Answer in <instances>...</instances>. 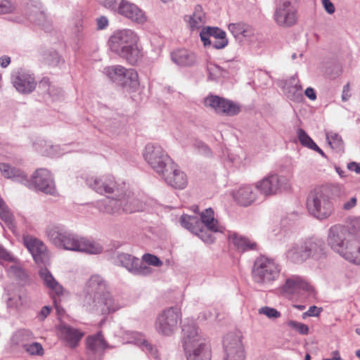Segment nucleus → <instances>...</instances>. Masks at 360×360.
Masks as SVG:
<instances>
[{"instance_id": "obj_26", "label": "nucleus", "mask_w": 360, "mask_h": 360, "mask_svg": "<svg viewBox=\"0 0 360 360\" xmlns=\"http://www.w3.org/2000/svg\"><path fill=\"white\" fill-rule=\"evenodd\" d=\"M187 360H211L210 347L205 342L184 349Z\"/></svg>"}, {"instance_id": "obj_50", "label": "nucleus", "mask_w": 360, "mask_h": 360, "mask_svg": "<svg viewBox=\"0 0 360 360\" xmlns=\"http://www.w3.org/2000/svg\"><path fill=\"white\" fill-rule=\"evenodd\" d=\"M16 8V4L11 0H0V14L9 13Z\"/></svg>"}, {"instance_id": "obj_39", "label": "nucleus", "mask_w": 360, "mask_h": 360, "mask_svg": "<svg viewBox=\"0 0 360 360\" xmlns=\"http://www.w3.org/2000/svg\"><path fill=\"white\" fill-rule=\"evenodd\" d=\"M228 29L235 38L250 37L254 34L252 27L244 22L230 23Z\"/></svg>"}, {"instance_id": "obj_44", "label": "nucleus", "mask_w": 360, "mask_h": 360, "mask_svg": "<svg viewBox=\"0 0 360 360\" xmlns=\"http://www.w3.org/2000/svg\"><path fill=\"white\" fill-rule=\"evenodd\" d=\"M7 300L8 307L18 308L22 305L26 301L25 293L22 289H18L16 293L9 294Z\"/></svg>"}, {"instance_id": "obj_49", "label": "nucleus", "mask_w": 360, "mask_h": 360, "mask_svg": "<svg viewBox=\"0 0 360 360\" xmlns=\"http://www.w3.org/2000/svg\"><path fill=\"white\" fill-rule=\"evenodd\" d=\"M126 0H103V5L117 13H120L121 6L124 4Z\"/></svg>"}, {"instance_id": "obj_33", "label": "nucleus", "mask_w": 360, "mask_h": 360, "mask_svg": "<svg viewBox=\"0 0 360 360\" xmlns=\"http://www.w3.org/2000/svg\"><path fill=\"white\" fill-rule=\"evenodd\" d=\"M172 60L176 64L181 66H191L195 63V55L186 50L179 49L171 54Z\"/></svg>"}, {"instance_id": "obj_4", "label": "nucleus", "mask_w": 360, "mask_h": 360, "mask_svg": "<svg viewBox=\"0 0 360 360\" xmlns=\"http://www.w3.org/2000/svg\"><path fill=\"white\" fill-rule=\"evenodd\" d=\"M106 281L100 275H92L86 282V300L89 304L90 300L93 307L100 310L103 314H109L117 310L114 306V300L108 290Z\"/></svg>"}, {"instance_id": "obj_48", "label": "nucleus", "mask_w": 360, "mask_h": 360, "mask_svg": "<svg viewBox=\"0 0 360 360\" xmlns=\"http://www.w3.org/2000/svg\"><path fill=\"white\" fill-rule=\"evenodd\" d=\"M259 314H264L269 319H274L281 317V314L277 309L270 307H262L258 311Z\"/></svg>"}, {"instance_id": "obj_5", "label": "nucleus", "mask_w": 360, "mask_h": 360, "mask_svg": "<svg viewBox=\"0 0 360 360\" xmlns=\"http://www.w3.org/2000/svg\"><path fill=\"white\" fill-rule=\"evenodd\" d=\"M280 272V265L274 259L260 256L254 262L252 277L256 283L267 286L278 278Z\"/></svg>"}, {"instance_id": "obj_3", "label": "nucleus", "mask_w": 360, "mask_h": 360, "mask_svg": "<svg viewBox=\"0 0 360 360\" xmlns=\"http://www.w3.org/2000/svg\"><path fill=\"white\" fill-rule=\"evenodd\" d=\"M138 40V36L134 31L122 30L113 33L108 40V45L112 52L134 65L143 57Z\"/></svg>"}, {"instance_id": "obj_40", "label": "nucleus", "mask_w": 360, "mask_h": 360, "mask_svg": "<svg viewBox=\"0 0 360 360\" xmlns=\"http://www.w3.org/2000/svg\"><path fill=\"white\" fill-rule=\"evenodd\" d=\"M188 22L192 30H199L205 24V15L200 6H197L195 8L193 13L190 16Z\"/></svg>"}, {"instance_id": "obj_11", "label": "nucleus", "mask_w": 360, "mask_h": 360, "mask_svg": "<svg viewBox=\"0 0 360 360\" xmlns=\"http://www.w3.org/2000/svg\"><path fill=\"white\" fill-rule=\"evenodd\" d=\"M225 356L223 360H245V351L240 336L227 334L223 340Z\"/></svg>"}, {"instance_id": "obj_64", "label": "nucleus", "mask_w": 360, "mask_h": 360, "mask_svg": "<svg viewBox=\"0 0 360 360\" xmlns=\"http://www.w3.org/2000/svg\"><path fill=\"white\" fill-rule=\"evenodd\" d=\"M304 94L306 96H307L310 100L314 101L316 98V94L314 89L311 87H308L306 89Z\"/></svg>"}, {"instance_id": "obj_38", "label": "nucleus", "mask_w": 360, "mask_h": 360, "mask_svg": "<svg viewBox=\"0 0 360 360\" xmlns=\"http://www.w3.org/2000/svg\"><path fill=\"white\" fill-rule=\"evenodd\" d=\"M39 274L49 288L51 289L58 295L63 294V288L56 281L46 268H41Z\"/></svg>"}, {"instance_id": "obj_63", "label": "nucleus", "mask_w": 360, "mask_h": 360, "mask_svg": "<svg viewBox=\"0 0 360 360\" xmlns=\"http://www.w3.org/2000/svg\"><path fill=\"white\" fill-rule=\"evenodd\" d=\"M356 204V198L355 197H352L350 200L344 203L342 207L345 210H350L354 207Z\"/></svg>"}, {"instance_id": "obj_12", "label": "nucleus", "mask_w": 360, "mask_h": 360, "mask_svg": "<svg viewBox=\"0 0 360 360\" xmlns=\"http://www.w3.org/2000/svg\"><path fill=\"white\" fill-rule=\"evenodd\" d=\"M274 20L282 27H291L296 23L297 11L290 0H283L276 6Z\"/></svg>"}, {"instance_id": "obj_47", "label": "nucleus", "mask_w": 360, "mask_h": 360, "mask_svg": "<svg viewBox=\"0 0 360 360\" xmlns=\"http://www.w3.org/2000/svg\"><path fill=\"white\" fill-rule=\"evenodd\" d=\"M25 351L30 355L42 356L44 354V349L40 343L32 342V344H26L24 345Z\"/></svg>"}, {"instance_id": "obj_35", "label": "nucleus", "mask_w": 360, "mask_h": 360, "mask_svg": "<svg viewBox=\"0 0 360 360\" xmlns=\"http://www.w3.org/2000/svg\"><path fill=\"white\" fill-rule=\"evenodd\" d=\"M60 333L71 347H75L83 336V333L79 330L67 325L60 326Z\"/></svg>"}, {"instance_id": "obj_17", "label": "nucleus", "mask_w": 360, "mask_h": 360, "mask_svg": "<svg viewBox=\"0 0 360 360\" xmlns=\"http://www.w3.org/2000/svg\"><path fill=\"white\" fill-rule=\"evenodd\" d=\"M11 82L16 90L22 94L32 92L37 84L33 75L23 70L13 72L11 75Z\"/></svg>"}, {"instance_id": "obj_24", "label": "nucleus", "mask_w": 360, "mask_h": 360, "mask_svg": "<svg viewBox=\"0 0 360 360\" xmlns=\"http://www.w3.org/2000/svg\"><path fill=\"white\" fill-rule=\"evenodd\" d=\"M124 338L127 342L139 345L141 349L150 354L153 357L157 358V349L147 340L141 333L137 331H126L124 333Z\"/></svg>"}, {"instance_id": "obj_46", "label": "nucleus", "mask_w": 360, "mask_h": 360, "mask_svg": "<svg viewBox=\"0 0 360 360\" xmlns=\"http://www.w3.org/2000/svg\"><path fill=\"white\" fill-rule=\"evenodd\" d=\"M297 138L300 142V143L305 147L309 148H311L312 146L315 144V142L312 140V139L306 133V131L300 128L297 130Z\"/></svg>"}, {"instance_id": "obj_19", "label": "nucleus", "mask_w": 360, "mask_h": 360, "mask_svg": "<svg viewBox=\"0 0 360 360\" xmlns=\"http://www.w3.org/2000/svg\"><path fill=\"white\" fill-rule=\"evenodd\" d=\"M160 175L169 186L176 189H183L188 184L186 174L179 169L174 162L171 167H167Z\"/></svg>"}, {"instance_id": "obj_25", "label": "nucleus", "mask_w": 360, "mask_h": 360, "mask_svg": "<svg viewBox=\"0 0 360 360\" xmlns=\"http://www.w3.org/2000/svg\"><path fill=\"white\" fill-rule=\"evenodd\" d=\"M258 192L256 186L251 185H245L233 194V198L236 202L244 207H248L257 200Z\"/></svg>"}, {"instance_id": "obj_61", "label": "nucleus", "mask_w": 360, "mask_h": 360, "mask_svg": "<svg viewBox=\"0 0 360 360\" xmlns=\"http://www.w3.org/2000/svg\"><path fill=\"white\" fill-rule=\"evenodd\" d=\"M321 311L322 309L321 308H318L316 306H311L307 311V314H308V316H318Z\"/></svg>"}, {"instance_id": "obj_27", "label": "nucleus", "mask_w": 360, "mask_h": 360, "mask_svg": "<svg viewBox=\"0 0 360 360\" xmlns=\"http://www.w3.org/2000/svg\"><path fill=\"white\" fill-rule=\"evenodd\" d=\"M25 244L32 254L34 261L39 264L43 263L46 257V247L44 243L37 238H27Z\"/></svg>"}, {"instance_id": "obj_41", "label": "nucleus", "mask_w": 360, "mask_h": 360, "mask_svg": "<svg viewBox=\"0 0 360 360\" xmlns=\"http://www.w3.org/2000/svg\"><path fill=\"white\" fill-rule=\"evenodd\" d=\"M139 259L127 253H118L116 257L117 264L124 267L130 273L132 272Z\"/></svg>"}, {"instance_id": "obj_23", "label": "nucleus", "mask_w": 360, "mask_h": 360, "mask_svg": "<svg viewBox=\"0 0 360 360\" xmlns=\"http://www.w3.org/2000/svg\"><path fill=\"white\" fill-rule=\"evenodd\" d=\"M118 14L139 24H143L147 20L145 12L135 4L127 0L124 1L122 6H121L120 11Z\"/></svg>"}, {"instance_id": "obj_8", "label": "nucleus", "mask_w": 360, "mask_h": 360, "mask_svg": "<svg viewBox=\"0 0 360 360\" xmlns=\"http://www.w3.org/2000/svg\"><path fill=\"white\" fill-rule=\"evenodd\" d=\"M181 320V314L179 308L172 307L166 309L155 321V330L162 335L169 336L177 329Z\"/></svg>"}, {"instance_id": "obj_52", "label": "nucleus", "mask_w": 360, "mask_h": 360, "mask_svg": "<svg viewBox=\"0 0 360 360\" xmlns=\"http://www.w3.org/2000/svg\"><path fill=\"white\" fill-rule=\"evenodd\" d=\"M150 273L151 269L146 264H141L139 260L131 272L132 274L136 276H146Z\"/></svg>"}, {"instance_id": "obj_7", "label": "nucleus", "mask_w": 360, "mask_h": 360, "mask_svg": "<svg viewBox=\"0 0 360 360\" xmlns=\"http://www.w3.org/2000/svg\"><path fill=\"white\" fill-rule=\"evenodd\" d=\"M143 158L148 165L160 175L174 162L165 150L158 145L148 144L143 151Z\"/></svg>"}, {"instance_id": "obj_29", "label": "nucleus", "mask_w": 360, "mask_h": 360, "mask_svg": "<svg viewBox=\"0 0 360 360\" xmlns=\"http://www.w3.org/2000/svg\"><path fill=\"white\" fill-rule=\"evenodd\" d=\"M122 203V213H133L142 211L144 208L143 202L131 192H120Z\"/></svg>"}, {"instance_id": "obj_43", "label": "nucleus", "mask_w": 360, "mask_h": 360, "mask_svg": "<svg viewBox=\"0 0 360 360\" xmlns=\"http://www.w3.org/2000/svg\"><path fill=\"white\" fill-rule=\"evenodd\" d=\"M326 141L330 147L338 152H343L344 143L341 136L333 131L326 133Z\"/></svg>"}, {"instance_id": "obj_55", "label": "nucleus", "mask_w": 360, "mask_h": 360, "mask_svg": "<svg viewBox=\"0 0 360 360\" xmlns=\"http://www.w3.org/2000/svg\"><path fill=\"white\" fill-rule=\"evenodd\" d=\"M283 88L288 98H289L290 100L299 101L300 99L302 94L295 91V89L292 86L286 85V83L285 82Z\"/></svg>"}, {"instance_id": "obj_59", "label": "nucleus", "mask_w": 360, "mask_h": 360, "mask_svg": "<svg viewBox=\"0 0 360 360\" xmlns=\"http://www.w3.org/2000/svg\"><path fill=\"white\" fill-rule=\"evenodd\" d=\"M322 4L328 13L333 14L335 13V6L330 0H322Z\"/></svg>"}, {"instance_id": "obj_57", "label": "nucleus", "mask_w": 360, "mask_h": 360, "mask_svg": "<svg viewBox=\"0 0 360 360\" xmlns=\"http://www.w3.org/2000/svg\"><path fill=\"white\" fill-rule=\"evenodd\" d=\"M285 83L286 85L292 86L295 89V91H297V93H301L302 86L296 76L290 77L285 82Z\"/></svg>"}, {"instance_id": "obj_28", "label": "nucleus", "mask_w": 360, "mask_h": 360, "mask_svg": "<svg viewBox=\"0 0 360 360\" xmlns=\"http://www.w3.org/2000/svg\"><path fill=\"white\" fill-rule=\"evenodd\" d=\"M339 255L349 262L360 265V241L355 238L347 241L346 246Z\"/></svg>"}, {"instance_id": "obj_14", "label": "nucleus", "mask_w": 360, "mask_h": 360, "mask_svg": "<svg viewBox=\"0 0 360 360\" xmlns=\"http://www.w3.org/2000/svg\"><path fill=\"white\" fill-rule=\"evenodd\" d=\"M349 236V231L346 226L341 224L333 225L328 231V245L335 252L340 254L346 246L347 241H349L347 239Z\"/></svg>"}, {"instance_id": "obj_56", "label": "nucleus", "mask_w": 360, "mask_h": 360, "mask_svg": "<svg viewBox=\"0 0 360 360\" xmlns=\"http://www.w3.org/2000/svg\"><path fill=\"white\" fill-rule=\"evenodd\" d=\"M228 39H210V43L208 46H212L216 49H221L228 45Z\"/></svg>"}, {"instance_id": "obj_9", "label": "nucleus", "mask_w": 360, "mask_h": 360, "mask_svg": "<svg viewBox=\"0 0 360 360\" xmlns=\"http://www.w3.org/2000/svg\"><path fill=\"white\" fill-rule=\"evenodd\" d=\"M103 73L109 80L122 86H136L138 84V74L134 69H126L122 65L107 66Z\"/></svg>"}, {"instance_id": "obj_53", "label": "nucleus", "mask_w": 360, "mask_h": 360, "mask_svg": "<svg viewBox=\"0 0 360 360\" xmlns=\"http://www.w3.org/2000/svg\"><path fill=\"white\" fill-rule=\"evenodd\" d=\"M208 70L210 73V78L213 79L219 77H224L226 73L225 70L217 65H210L208 67Z\"/></svg>"}, {"instance_id": "obj_54", "label": "nucleus", "mask_w": 360, "mask_h": 360, "mask_svg": "<svg viewBox=\"0 0 360 360\" xmlns=\"http://www.w3.org/2000/svg\"><path fill=\"white\" fill-rule=\"evenodd\" d=\"M142 259L146 264L156 267H160L162 265V262L157 256L150 253L144 254Z\"/></svg>"}, {"instance_id": "obj_16", "label": "nucleus", "mask_w": 360, "mask_h": 360, "mask_svg": "<svg viewBox=\"0 0 360 360\" xmlns=\"http://www.w3.org/2000/svg\"><path fill=\"white\" fill-rule=\"evenodd\" d=\"M86 344V353L90 360H100L105 349L111 348L101 331L87 337Z\"/></svg>"}, {"instance_id": "obj_13", "label": "nucleus", "mask_w": 360, "mask_h": 360, "mask_svg": "<svg viewBox=\"0 0 360 360\" xmlns=\"http://www.w3.org/2000/svg\"><path fill=\"white\" fill-rule=\"evenodd\" d=\"M287 184L288 181L285 176L271 174L258 181L255 186L257 192L269 196L276 194L281 188H286Z\"/></svg>"}, {"instance_id": "obj_34", "label": "nucleus", "mask_w": 360, "mask_h": 360, "mask_svg": "<svg viewBox=\"0 0 360 360\" xmlns=\"http://www.w3.org/2000/svg\"><path fill=\"white\" fill-rule=\"evenodd\" d=\"M200 37L205 46L210 43V39H227L226 32L217 27H207L202 29Z\"/></svg>"}, {"instance_id": "obj_22", "label": "nucleus", "mask_w": 360, "mask_h": 360, "mask_svg": "<svg viewBox=\"0 0 360 360\" xmlns=\"http://www.w3.org/2000/svg\"><path fill=\"white\" fill-rule=\"evenodd\" d=\"M302 290L310 293L313 292V288L298 276H292L287 278L282 286V292L285 295L299 293Z\"/></svg>"}, {"instance_id": "obj_21", "label": "nucleus", "mask_w": 360, "mask_h": 360, "mask_svg": "<svg viewBox=\"0 0 360 360\" xmlns=\"http://www.w3.org/2000/svg\"><path fill=\"white\" fill-rule=\"evenodd\" d=\"M182 333L184 349L205 342L198 333V327L193 321H188L184 323Z\"/></svg>"}, {"instance_id": "obj_37", "label": "nucleus", "mask_w": 360, "mask_h": 360, "mask_svg": "<svg viewBox=\"0 0 360 360\" xmlns=\"http://www.w3.org/2000/svg\"><path fill=\"white\" fill-rule=\"evenodd\" d=\"M229 240L234 246L240 251L245 252L250 250H255L257 244L250 241L248 238L242 236L236 233H233L229 236Z\"/></svg>"}, {"instance_id": "obj_6", "label": "nucleus", "mask_w": 360, "mask_h": 360, "mask_svg": "<svg viewBox=\"0 0 360 360\" xmlns=\"http://www.w3.org/2000/svg\"><path fill=\"white\" fill-rule=\"evenodd\" d=\"M307 208L311 215L319 220L328 218L333 207L326 189L316 188L311 191L307 199Z\"/></svg>"}, {"instance_id": "obj_20", "label": "nucleus", "mask_w": 360, "mask_h": 360, "mask_svg": "<svg viewBox=\"0 0 360 360\" xmlns=\"http://www.w3.org/2000/svg\"><path fill=\"white\" fill-rule=\"evenodd\" d=\"M112 194L114 196L106 197L97 202V207L100 212L109 214L122 213L120 191L117 186Z\"/></svg>"}, {"instance_id": "obj_42", "label": "nucleus", "mask_w": 360, "mask_h": 360, "mask_svg": "<svg viewBox=\"0 0 360 360\" xmlns=\"http://www.w3.org/2000/svg\"><path fill=\"white\" fill-rule=\"evenodd\" d=\"M14 264L11 265L8 267V273L10 276L16 278L20 282L26 283L28 279V276L25 271L18 264V261L13 262Z\"/></svg>"}, {"instance_id": "obj_18", "label": "nucleus", "mask_w": 360, "mask_h": 360, "mask_svg": "<svg viewBox=\"0 0 360 360\" xmlns=\"http://www.w3.org/2000/svg\"><path fill=\"white\" fill-rule=\"evenodd\" d=\"M86 183L89 187L101 194H110L115 191L116 183L111 176H88L86 178Z\"/></svg>"}, {"instance_id": "obj_30", "label": "nucleus", "mask_w": 360, "mask_h": 360, "mask_svg": "<svg viewBox=\"0 0 360 360\" xmlns=\"http://www.w3.org/2000/svg\"><path fill=\"white\" fill-rule=\"evenodd\" d=\"M287 259L295 264H300L307 259V253L303 243L292 244L285 252Z\"/></svg>"}, {"instance_id": "obj_1", "label": "nucleus", "mask_w": 360, "mask_h": 360, "mask_svg": "<svg viewBox=\"0 0 360 360\" xmlns=\"http://www.w3.org/2000/svg\"><path fill=\"white\" fill-rule=\"evenodd\" d=\"M46 236L53 245L65 250L89 254H100L103 251L98 243L79 237L61 226H49Z\"/></svg>"}, {"instance_id": "obj_31", "label": "nucleus", "mask_w": 360, "mask_h": 360, "mask_svg": "<svg viewBox=\"0 0 360 360\" xmlns=\"http://www.w3.org/2000/svg\"><path fill=\"white\" fill-rule=\"evenodd\" d=\"M302 243L307 253V259L311 256L319 258L323 254L324 242L323 240L312 237Z\"/></svg>"}, {"instance_id": "obj_10", "label": "nucleus", "mask_w": 360, "mask_h": 360, "mask_svg": "<svg viewBox=\"0 0 360 360\" xmlns=\"http://www.w3.org/2000/svg\"><path fill=\"white\" fill-rule=\"evenodd\" d=\"M29 183L25 185L28 187L33 186L46 194L54 195L56 193L53 176L46 169H37L32 176V181L29 180Z\"/></svg>"}, {"instance_id": "obj_58", "label": "nucleus", "mask_w": 360, "mask_h": 360, "mask_svg": "<svg viewBox=\"0 0 360 360\" xmlns=\"http://www.w3.org/2000/svg\"><path fill=\"white\" fill-rule=\"evenodd\" d=\"M0 259L14 262L16 259L6 249L0 246Z\"/></svg>"}, {"instance_id": "obj_32", "label": "nucleus", "mask_w": 360, "mask_h": 360, "mask_svg": "<svg viewBox=\"0 0 360 360\" xmlns=\"http://www.w3.org/2000/svg\"><path fill=\"white\" fill-rule=\"evenodd\" d=\"M0 171L5 178L12 179L22 184H30L29 179H27L26 175L19 169L11 167L10 165L5 163H1Z\"/></svg>"}, {"instance_id": "obj_62", "label": "nucleus", "mask_w": 360, "mask_h": 360, "mask_svg": "<svg viewBox=\"0 0 360 360\" xmlns=\"http://www.w3.org/2000/svg\"><path fill=\"white\" fill-rule=\"evenodd\" d=\"M350 87L349 84H347L344 86L342 94V100L343 101H347L350 98L351 94H349Z\"/></svg>"}, {"instance_id": "obj_51", "label": "nucleus", "mask_w": 360, "mask_h": 360, "mask_svg": "<svg viewBox=\"0 0 360 360\" xmlns=\"http://www.w3.org/2000/svg\"><path fill=\"white\" fill-rule=\"evenodd\" d=\"M288 326L297 330L301 335H307L309 333V327L304 323L290 320L288 322Z\"/></svg>"}, {"instance_id": "obj_2", "label": "nucleus", "mask_w": 360, "mask_h": 360, "mask_svg": "<svg viewBox=\"0 0 360 360\" xmlns=\"http://www.w3.org/2000/svg\"><path fill=\"white\" fill-rule=\"evenodd\" d=\"M180 221L183 227L206 243H212L214 241L215 238L212 233H223L224 230V227L214 218L212 208L202 212L200 219L197 216L183 214Z\"/></svg>"}, {"instance_id": "obj_60", "label": "nucleus", "mask_w": 360, "mask_h": 360, "mask_svg": "<svg viewBox=\"0 0 360 360\" xmlns=\"http://www.w3.org/2000/svg\"><path fill=\"white\" fill-rule=\"evenodd\" d=\"M96 21L98 30H103L108 25V20L105 16L99 17Z\"/></svg>"}, {"instance_id": "obj_45", "label": "nucleus", "mask_w": 360, "mask_h": 360, "mask_svg": "<svg viewBox=\"0 0 360 360\" xmlns=\"http://www.w3.org/2000/svg\"><path fill=\"white\" fill-rule=\"evenodd\" d=\"M0 218L8 225L13 223V215L5 204L4 200L0 197Z\"/></svg>"}, {"instance_id": "obj_36", "label": "nucleus", "mask_w": 360, "mask_h": 360, "mask_svg": "<svg viewBox=\"0 0 360 360\" xmlns=\"http://www.w3.org/2000/svg\"><path fill=\"white\" fill-rule=\"evenodd\" d=\"M27 15L30 22L42 27L45 26L46 23V15L39 6L33 5L32 4L28 5Z\"/></svg>"}, {"instance_id": "obj_15", "label": "nucleus", "mask_w": 360, "mask_h": 360, "mask_svg": "<svg viewBox=\"0 0 360 360\" xmlns=\"http://www.w3.org/2000/svg\"><path fill=\"white\" fill-rule=\"evenodd\" d=\"M206 107L213 109L217 113L233 116L239 113L240 108L233 102L218 96L210 95L204 100Z\"/></svg>"}]
</instances>
